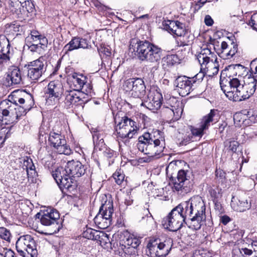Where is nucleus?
Wrapping results in <instances>:
<instances>
[{
	"mask_svg": "<svg viewBox=\"0 0 257 257\" xmlns=\"http://www.w3.org/2000/svg\"><path fill=\"white\" fill-rule=\"evenodd\" d=\"M205 210L204 202L200 197H196L181 202L169 214L182 225L186 220H190V227L197 230L201 228L202 222L206 220Z\"/></svg>",
	"mask_w": 257,
	"mask_h": 257,
	"instance_id": "nucleus-1",
	"label": "nucleus"
},
{
	"mask_svg": "<svg viewBox=\"0 0 257 257\" xmlns=\"http://www.w3.org/2000/svg\"><path fill=\"white\" fill-rule=\"evenodd\" d=\"M11 98L0 102L1 108L5 118V124L17 122L19 118L25 115L34 104L33 96L23 90H17L12 92Z\"/></svg>",
	"mask_w": 257,
	"mask_h": 257,
	"instance_id": "nucleus-2",
	"label": "nucleus"
},
{
	"mask_svg": "<svg viewBox=\"0 0 257 257\" xmlns=\"http://www.w3.org/2000/svg\"><path fill=\"white\" fill-rule=\"evenodd\" d=\"M221 73L220 85L226 96L233 101H241L249 98L254 93L256 88V79L255 78H245L244 84H241L237 78L230 79L223 76Z\"/></svg>",
	"mask_w": 257,
	"mask_h": 257,
	"instance_id": "nucleus-3",
	"label": "nucleus"
},
{
	"mask_svg": "<svg viewBox=\"0 0 257 257\" xmlns=\"http://www.w3.org/2000/svg\"><path fill=\"white\" fill-rule=\"evenodd\" d=\"M85 168L78 161H68L64 168L59 167L52 173V176L62 192L71 193L76 187V178L84 175Z\"/></svg>",
	"mask_w": 257,
	"mask_h": 257,
	"instance_id": "nucleus-4",
	"label": "nucleus"
},
{
	"mask_svg": "<svg viewBox=\"0 0 257 257\" xmlns=\"http://www.w3.org/2000/svg\"><path fill=\"white\" fill-rule=\"evenodd\" d=\"M165 147V139L162 132L155 130L144 133L138 138L137 148L148 156L140 158L139 162H150L154 158H159Z\"/></svg>",
	"mask_w": 257,
	"mask_h": 257,
	"instance_id": "nucleus-5",
	"label": "nucleus"
},
{
	"mask_svg": "<svg viewBox=\"0 0 257 257\" xmlns=\"http://www.w3.org/2000/svg\"><path fill=\"white\" fill-rule=\"evenodd\" d=\"M130 49H133L135 55L142 61L155 63L158 65L161 59L162 50L158 46L148 41L131 42Z\"/></svg>",
	"mask_w": 257,
	"mask_h": 257,
	"instance_id": "nucleus-6",
	"label": "nucleus"
},
{
	"mask_svg": "<svg viewBox=\"0 0 257 257\" xmlns=\"http://www.w3.org/2000/svg\"><path fill=\"white\" fill-rule=\"evenodd\" d=\"M173 245L170 237L155 238L150 240L147 247L152 257H164L168 254Z\"/></svg>",
	"mask_w": 257,
	"mask_h": 257,
	"instance_id": "nucleus-7",
	"label": "nucleus"
},
{
	"mask_svg": "<svg viewBox=\"0 0 257 257\" xmlns=\"http://www.w3.org/2000/svg\"><path fill=\"white\" fill-rule=\"evenodd\" d=\"M162 110L169 118L173 116L174 119H178L183 112V104L177 98L167 94L163 99Z\"/></svg>",
	"mask_w": 257,
	"mask_h": 257,
	"instance_id": "nucleus-8",
	"label": "nucleus"
},
{
	"mask_svg": "<svg viewBox=\"0 0 257 257\" xmlns=\"http://www.w3.org/2000/svg\"><path fill=\"white\" fill-rule=\"evenodd\" d=\"M16 247L22 257H25L26 252L30 254L31 257H37V243L30 235L21 236L16 242Z\"/></svg>",
	"mask_w": 257,
	"mask_h": 257,
	"instance_id": "nucleus-9",
	"label": "nucleus"
},
{
	"mask_svg": "<svg viewBox=\"0 0 257 257\" xmlns=\"http://www.w3.org/2000/svg\"><path fill=\"white\" fill-rule=\"evenodd\" d=\"M36 217L40 218L41 223L43 225L51 227L52 229L51 233L58 232L61 228L59 213L55 209H47L43 212L42 214L38 213Z\"/></svg>",
	"mask_w": 257,
	"mask_h": 257,
	"instance_id": "nucleus-10",
	"label": "nucleus"
},
{
	"mask_svg": "<svg viewBox=\"0 0 257 257\" xmlns=\"http://www.w3.org/2000/svg\"><path fill=\"white\" fill-rule=\"evenodd\" d=\"M139 130L137 123L127 117H122L121 121L115 126L118 137L122 139L133 138Z\"/></svg>",
	"mask_w": 257,
	"mask_h": 257,
	"instance_id": "nucleus-11",
	"label": "nucleus"
},
{
	"mask_svg": "<svg viewBox=\"0 0 257 257\" xmlns=\"http://www.w3.org/2000/svg\"><path fill=\"white\" fill-rule=\"evenodd\" d=\"M70 87L72 89L79 91L91 96L93 93L91 81L82 74L73 73L71 76Z\"/></svg>",
	"mask_w": 257,
	"mask_h": 257,
	"instance_id": "nucleus-12",
	"label": "nucleus"
},
{
	"mask_svg": "<svg viewBox=\"0 0 257 257\" xmlns=\"http://www.w3.org/2000/svg\"><path fill=\"white\" fill-rule=\"evenodd\" d=\"M173 189L181 194L190 192L193 188V182L187 176V172L184 170L178 171L176 178L173 180Z\"/></svg>",
	"mask_w": 257,
	"mask_h": 257,
	"instance_id": "nucleus-13",
	"label": "nucleus"
},
{
	"mask_svg": "<svg viewBox=\"0 0 257 257\" xmlns=\"http://www.w3.org/2000/svg\"><path fill=\"white\" fill-rule=\"evenodd\" d=\"M63 87L58 81H51L47 86L45 93L46 103L54 105L58 103L63 92Z\"/></svg>",
	"mask_w": 257,
	"mask_h": 257,
	"instance_id": "nucleus-14",
	"label": "nucleus"
},
{
	"mask_svg": "<svg viewBox=\"0 0 257 257\" xmlns=\"http://www.w3.org/2000/svg\"><path fill=\"white\" fill-rule=\"evenodd\" d=\"M83 93L76 90H67L63 93L64 102L67 108L81 107H83L86 100Z\"/></svg>",
	"mask_w": 257,
	"mask_h": 257,
	"instance_id": "nucleus-15",
	"label": "nucleus"
},
{
	"mask_svg": "<svg viewBox=\"0 0 257 257\" xmlns=\"http://www.w3.org/2000/svg\"><path fill=\"white\" fill-rule=\"evenodd\" d=\"M163 104V97L159 89L156 87L150 89L147 96V99L141 103L142 106H145L153 112L157 111Z\"/></svg>",
	"mask_w": 257,
	"mask_h": 257,
	"instance_id": "nucleus-16",
	"label": "nucleus"
},
{
	"mask_svg": "<svg viewBox=\"0 0 257 257\" xmlns=\"http://www.w3.org/2000/svg\"><path fill=\"white\" fill-rule=\"evenodd\" d=\"M123 87L126 91H131L134 97L141 98L146 94V86L141 78H130L126 80L123 84Z\"/></svg>",
	"mask_w": 257,
	"mask_h": 257,
	"instance_id": "nucleus-17",
	"label": "nucleus"
},
{
	"mask_svg": "<svg viewBox=\"0 0 257 257\" xmlns=\"http://www.w3.org/2000/svg\"><path fill=\"white\" fill-rule=\"evenodd\" d=\"M48 141L58 153L66 155L71 154V150L67 145L64 137L61 134L51 132L49 135Z\"/></svg>",
	"mask_w": 257,
	"mask_h": 257,
	"instance_id": "nucleus-18",
	"label": "nucleus"
},
{
	"mask_svg": "<svg viewBox=\"0 0 257 257\" xmlns=\"http://www.w3.org/2000/svg\"><path fill=\"white\" fill-rule=\"evenodd\" d=\"M46 68L43 58H39L30 62L27 66V78L32 82L38 80L45 72Z\"/></svg>",
	"mask_w": 257,
	"mask_h": 257,
	"instance_id": "nucleus-19",
	"label": "nucleus"
},
{
	"mask_svg": "<svg viewBox=\"0 0 257 257\" xmlns=\"http://www.w3.org/2000/svg\"><path fill=\"white\" fill-rule=\"evenodd\" d=\"M6 75V81L8 86H12L24 84L25 76L23 75L19 67L15 65L10 66Z\"/></svg>",
	"mask_w": 257,
	"mask_h": 257,
	"instance_id": "nucleus-20",
	"label": "nucleus"
},
{
	"mask_svg": "<svg viewBox=\"0 0 257 257\" xmlns=\"http://www.w3.org/2000/svg\"><path fill=\"white\" fill-rule=\"evenodd\" d=\"M174 85L180 95L185 96L193 90L194 84L190 77L186 76L178 77L174 82Z\"/></svg>",
	"mask_w": 257,
	"mask_h": 257,
	"instance_id": "nucleus-21",
	"label": "nucleus"
},
{
	"mask_svg": "<svg viewBox=\"0 0 257 257\" xmlns=\"http://www.w3.org/2000/svg\"><path fill=\"white\" fill-rule=\"evenodd\" d=\"M30 4L29 0H9L11 10L16 17L23 19L27 15V6Z\"/></svg>",
	"mask_w": 257,
	"mask_h": 257,
	"instance_id": "nucleus-22",
	"label": "nucleus"
},
{
	"mask_svg": "<svg viewBox=\"0 0 257 257\" xmlns=\"http://www.w3.org/2000/svg\"><path fill=\"white\" fill-rule=\"evenodd\" d=\"M162 25L163 29L173 35L181 37L185 34V24L178 21H164Z\"/></svg>",
	"mask_w": 257,
	"mask_h": 257,
	"instance_id": "nucleus-23",
	"label": "nucleus"
},
{
	"mask_svg": "<svg viewBox=\"0 0 257 257\" xmlns=\"http://www.w3.org/2000/svg\"><path fill=\"white\" fill-rule=\"evenodd\" d=\"M195 57L203 69H206V66L217 58L215 54L208 48L201 49L200 52L195 55Z\"/></svg>",
	"mask_w": 257,
	"mask_h": 257,
	"instance_id": "nucleus-24",
	"label": "nucleus"
},
{
	"mask_svg": "<svg viewBox=\"0 0 257 257\" xmlns=\"http://www.w3.org/2000/svg\"><path fill=\"white\" fill-rule=\"evenodd\" d=\"M230 205L234 210L238 212H244L251 206V203L248 201L245 195L238 197H232Z\"/></svg>",
	"mask_w": 257,
	"mask_h": 257,
	"instance_id": "nucleus-25",
	"label": "nucleus"
},
{
	"mask_svg": "<svg viewBox=\"0 0 257 257\" xmlns=\"http://www.w3.org/2000/svg\"><path fill=\"white\" fill-rule=\"evenodd\" d=\"M89 41L83 38L74 37L66 44L64 49L68 51H72L79 48L88 49L90 47Z\"/></svg>",
	"mask_w": 257,
	"mask_h": 257,
	"instance_id": "nucleus-26",
	"label": "nucleus"
},
{
	"mask_svg": "<svg viewBox=\"0 0 257 257\" xmlns=\"http://www.w3.org/2000/svg\"><path fill=\"white\" fill-rule=\"evenodd\" d=\"M237 51V45L231 43L229 47L227 43L223 41L221 44L220 52H218V55L223 59H228L232 58Z\"/></svg>",
	"mask_w": 257,
	"mask_h": 257,
	"instance_id": "nucleus-27",
	"label": "nucleus"
},
{
	"mask_svg": "<svg viewBox=\"0 0 257 257\" xmlns=\"http://www.w3.org/2000/svg\"><path fill=\"white\" fill-rule=\"evenodd\" d=\"M0 48L4 54L3 61L5 63L9 64L12 54L10 50L11 46L8 39L3 35H0Z\"/></svg>",
	"mask_w": 257,
	"mask_h": 257,
	"instance_id": "nucleus-28",
	"label": "nucleus"
},
{
	"mask_svg": "<svg viewBox=\"0 0 257 257\" xmlns=\"http://www.w3.org/2000/svg\"><path fill=\"white\" fill-rule=\"evenodd\" d=\"M173 216L168 215L163 218L162 223L165 228L168 229L171 231H176L180 229L183 225Z\"/></svg>",
	"mask_w": 257,
	"mask_h": 257,
	"instance_id": "nucleus-29",
	"label": "nucleus"
},
{
	"mask_svg": "<svg viewBox=\"0 0 257 257\" xmlns=\"http://www.w3.org/2000/svg\"><path fill=\"white\" fill-rule=\"evenodd\" d=\"M113 211L112 201L106 200L102 204L98 214L102 215L103 217H106V218L109 219V220H111L112 221V216Z\"/></svg>",
	"mask_w": 257,
	"mask_h": 257,
	"instance_id": "nucleus-30",
	"label": "nucleus"
},
{
	"mask_svg": "<svg viewBox=\"0 0 257 257\" xmlns=\"http://www.w3.org/2000/svg\"><path fill=\"white\" fill-rule=\"evenodd\" d=\"M24 169H26L28 179L32 178L37 176L36 168L32 160L28 157H24L23 159Z\"/></svg>",
	"mask_w": 257,
	"mask_h": 257,
	"instance_id": "nucleus-31",
	"label": "nucleus"
},
{
	"mask_svg": "<svg viewBox=\"0 0 257 257\" xmlns=\"http://www.w3.org/2000/svg\"><path fill=\"white\" fill-rule=\"evenodd\" d=\"M247 243L243 244L241 247H235L232 250L233 257H247L253 253L252 249Z\"/></svg>",
	"mask_w": 257,
	"mask_h": 257,
	"instance_id": "nucleus-32",
	"label": "nucleus"
},
{
	"mask_svg": "<svg viewBox=\"0 0 257 257\" xmlns=\"http://www.w3.org/2000/svg\"><path fill=\"white\" fill-rule=\"evenodd\" d=\"M141 243L139 238L134 235H128L124 236L123 238L119 242L120 247H138Z\"/></svg>",
	"mask_w": 257,
	"mask_h": 257,
	"instance_id": "nucleus-33",
	"label": "nucleus"
},
{
	"mask_svg": "<svg viewBox=\"0 0 257 257\" xmlns=\"http://www.w3.org/2000/svg\"><path fill=\"white\" fill-rule=\"evenodd\" d=\"M180 59L177 55H168L162 59V65L164 70H168L176 63H179Z\"/></svg>",
	"mask_w": 257,
	"mask_h": 257,
	"instance_id": "nucleus-34",
	"label": "nucleus"
},
{
	"mask_svg": "<svg viewBox=\"0 0 257 257\" xmlns=\"http://www.w3.org/2000/svg\"><path fill=\"white\" fill-rule=\"evenodd\" d=\"M95 224L99 228L104 229L108 227L111 224V220L106 218V217H103L102 215L97 213L94 218Z\"/></svg>",
	"mask_w": 257,
	"mask_h": 257,
	"instance_id": "nucleus-35",
	"label": "nucleus"
},
{
	"mask_svg": "<svg viewBox=\"0 0 257 257\" xmlns=\"http://www.w3.org/2000/svg\"><path fill=\"white\" fill-rule=\"evenodd\" d=\"M206 72L207 75L209 76H213L216 75L219 71V64L217 61V58L215 60L212 61L209 64L206 66V69L201 68Z\"/></svg>",
	"mask_w": 257,
	"mask_h": 257,
	"instance_id": "nucleus-36",
	"label": "nucleus"
},
{
	"mask_svg": "<svg viewBox=\"0 0 257 257\" xmlns=\"http://www.w3.org/2000/svg\"><path fill=\"white\" fill-rule=\"evenodd\" d=\"M216 111L214 109H211L210 112L203 117L200 122V126L202 129L206 131L210 125V123L213 121V118L215 116Z\"/></svg>",
	"mask_w": 257,
	"mask_h": 257,
	"instance_id": "nucleus-37",
	"label": "nucleus"
},
{
	"mask_svg": "<svg viewBox=\"0 0 257 257\" xmlns=\"http://www.w3.org/2000/svg\"><path fill=\"white\" fill-rule=\"evenodd\" d=\"M101 233L104 235L105 237H107L109 240L108 235L107 234H103L102 232H99L97 230L90 228L87 229L86 230L83 232V236L85 238L89 239L96 240L99 239L100 236V234Z\"/></svg>",
	"mask_w": 257,
	"mask_h": 257,
	"instance_id": "nucleus-38",
	"label": "nucleus"
},
{
	"mask_svg": "<svg viewBox=\"0 0 257 257\" xmlns=\"http://www.w3.org/2000/svg\"><path fill=\"white\" fill-rule=\"evenodd\" d=\"M20 25L17 23L8 24L6 25L5 32L8 35H17V33L20 32Z\"/></svg>",
	"mask_w": 257,
	"mask_h": 257,
	"instance_id": "nucleus-39",
	"label": "nucleus"
},
{
	"mask_svg": "<svg viewBox=\"0 0 257 257\" xmlns=\"http://www.w3.org/2000/svg\"><path fill=\"white\" fill-rule=\"evenodd\" d=\"M123 251L124 257H136L138 255L137 247H121Z\"/></svg>",
	"mask_w": 257,
	"mask_h": 257,
	"instance_id": "nucleus-40",
	"label": "nucleus"
},
{
	"mask_svg": "<svg viewBox=\"0 0 257 257\" xmlns=\"http://www.w3.org/2000/svg\"><path fill=\"white\" fill-rule=\"evenodd\" d=\"M224 144L227 150L231 151L232 152H235L237 150V148L239 146V143L234 140H227L225 142Z\"/></svg>",
	"mask_w": 257,
	"mask_h": 257,
	"instance_id": "nucleus-41",
	"label": "nucleus"
},
{
	"mask_svg": "<svg viewBox=\"0 0 257 257\" xmlns=\"http://www.w3.org/2000/svg\"><path fill=\"white\" fill-rule=\"evenodd\" d=\"M93 141L95 148L97 146H102L103 145V140L101 134L99 132H95L93 134Z\"/></svg>",
	"mask_w": 257,
	"mask_h": 257,
	"instance_id": "nucleus-42",
	"label": "nucleus"
},
{
	"mask_svg": "<svg viewBox=\"0 0 257 257\" xmlns=\"http://www.w3.org/2000/svg\"><path fill=\"white\" fill-rule=\"evenodd\" d=\"M103 155L107 159H110L109 162V164L110 165V163H113L114 159L116 156V153L111 149H106L103 152Z\"/></svg>",
	"mask_w": 257,
	"mask_h": 257,
	"instance_id": "nucleus-43",
	"label": "nucleus"
},
{
	"mask_svg": "<svg viewBox=\"0 0 257 257\" xmlns=\"http://www.w3.org/2000/svg\"><path fill=\"white\" fill-rule=\"evenodd\" d=\"M205 74H206V72L203 70H201V68L200 71L198 73H197L194 77H190L193 84L194 85L196 83H199L201 82Z\"/></svg>",
	"mask_w": 257,
	"mask_h": 257,
	"instance_id": "nucleus-44",
	"label": "nucleus"
},
{
	"mask_svg": "<svg viewBox=\"0 0 257 257\" xmlns=\"http://www.w3.org/2000/svg\"><path fill=\"white\" fill-rule=\"evenodd\" d=\"M113 178L115 180V182L118 185H120L123 183L124 179V175L122 174L120 170L116 171L113 174Z\"/></svg>",
	"mask_w": 257,
	"mask_h": 257,
	"instance_id": "nucleus-45",
	"label": "nucleus"
},
{
	"mask_svg": "<svg viewBox=\"0 0 257 257\" xmlns=\"http://www.w3.org/2000/svg\"><path fill=\"white\" fill-rule=\"evenodd\" d=\"M11 237V233L9 230L4 227H0V238L9 241Z\"/></svg>",
	"mask_w": 257,
	"mask_h": 257,
	"instance_id": "nucleus-46",
	"label": "nucleus"
},
{
	"mask_svg": "<svg viewBox=\"0 0 257 257\" xmlns=\"http://www.w3.org/2000/svg\"><path fill=\"white\" fill-rule=\"evenodd\" d=\"M191 135L193 136L198 137L201 138L204 134V130L202 129V127L199 126V127H194L191 126Z\"/></svg>",
	"mask_w": 257,
	"mask_h": 257,
	"instance_id": "nucleus-47",
	"label": "nucleus"
},
{
	"mask_svg": "<svg viewBox=\"0 0 257 257\" xmlns=\"http://www.w3.org/2000/svg\"><path fill=\"white\" fill-rule=\"evenodd\" d=\"M38 41H39L38 46L40 47L42 50H45L48 46V40L47 38L43 35L41 36V37L38 39Z\"/></svg>",
	"mask_w": 257,
	"mask_h": 257,
	"instance_id": "nucleus-48",
	"label": "nucleus"
},
{
	"mask_svg": "<svg viewBox=\"0 0 257 257\" xmlns=\"http://www.w3.org/2000/svg\"><path fill=\"white\" fill-rule=\"evenodd\" d=\"M99 53L100 55L101 56L102 55L106 57H110L111 55V52L110 47L108 46L107 47H101L99 50Z\"/></svg>",
	"mask_w": 257,
	"mask_h": 257,
	"instance_id": "nucleus-49",
	"label": "nucleus"
},
{
	"mask_svg": "<svg viewBox=\"0 0 257 257\" xmlns=\"http://www.w3.org/2000/svg\"><path fill=\"white\" fill-rule=\"evenodd\" d=\"M248 25H249L253 29L257 31V13L253 14L249 21Z\"/></svg>",
	"mask_w": 257,
	"mask_h": 257,
	"instance_id": "nucleus-50",
	"label": "nucleus"
},
{
	"mask_svg": "<svg viewBox=\"0 0 257 257\" xmlns=\"http://www.w3.org/2000/svg\"><path fill=\"white\" fill-rule=\"evenodd\" d=\"M3 257H15V253L12 250L6 248H3Z\"/></svg>",
	"mask_w": 257,
	"mask_h": 257,
	"instance_id": "nucleus-51",
	"label": "nucleus"
},
{
	"mask_svg": "<svg viewBox=\"0 0 257 257\" xmlns=\"http://www.w3.org/2000/svg\"><path fill=\"white\" fill-rule=\"evenodd\" d=\"M42 35L37 31L33 30L31 32V38L34 42H37L38 39L41 37Z\"/></svg>",
	"mask_w": 257,
	"mask_h": 257,
	"instance_id": "nucleus-52",
	"label": "nucleus"
},
{
	"mask_svg": "<svg viewBox=\"0 0 257 257\" xmlns=\"http://www.w3.org/2000/svg\"><path fill=\"white\" fill-rule=\"evenodd\" d=\"M29 49L30 51L32 52H39L41 53L42 51L40 47L38 46L37 44H32L30 46H29Z\"/></svg>",
	"mask_w": 257,
	"mask_h": 257,
	"instance_id": "nucleus-53",
	"label": "nucleus"
},
{
	"mask_svg": "<svg viewBox=\"0 0 257 257\" xmlns=\"http://www.w3.org/2000/svg\"><path fill=\"white\" fill-rule=\"evenodd\" d=\"M192 136L190 135L185 136L180 143L181 144H182V145H186L189 142L192 141Z\"/></svg>",
	"mask_w": 257,
	"mask_h": 257,
	"instance_id": "nucleus-54",
	"label": "nucleus"
},
{
	"mask_svg": "<svg viewBox=\"0 0 257 257\" xmlns=\"http://www.w3.org/2000/svg\"><path fill=\"white\" fill-rule=\"evenodd\" d=\"M210 195L213 198V202L216 204L218 198L220 196V194L219 193H217L214 190H212L210 191Z\"/></svg>",
	"mask_w": 257,
	"mask_h": 257,
	"instance_id": "nucleus-55",
	"label": "nucleus"
},
{
	"mask_svg": "<svg viewBox=\"0 0 257 257\" xmlns=\"http://www.w3.org/2000/svg\"><path fill=\"white\" fill-rule=\"evenodd\" d=\"M204 22L206 25L211 26L213 24V20L209 15H206L204 19Z\"/></svg>",
	"mask_w": 257,
	"mask_h": 257,
	"instance_id": "nucleus-56",
	"label": "nucleus"
},
{
	"mask_svg": "<svg viewBox=\"0 0 257 257\" xmlns=\"http://www.w3.org/2000/svg\"><path fill=\"white\" fill-rule=\"evenodd\" d=\"M249 247H251L252 249L253 250V251L255 252V255L257 257V240H253L251 242L250 245H249Z\"/></svg>",
	"mask_w": 257,
	"mask_h": 257,
	"instance_id": "nucleus-57",
	"label": "nucleus"
},
{
	"mask_svg": "<svg viewBox=\"0 0 257 257\" xmlns=\"http://www.w3.org/2000/svg\"><path fill=\"white\" fill-rule=\"evenodd\" d=\"M230 221V218L227 215H223L221 217L220 221L224 224L226 225Z\"/></svg>",
	"mask_w": 257,
	"mask_h": 257,
	"instance_id": "nucleus-58",
	"label": "nucleus"
},
{
	"mask_svg": "<svg viewBox=\"0 0 257 257\" xmlns=\"http://www.w3.org/2000/svg\"><path fill=\"white\" fill-rule=\"evenodd\" d=\"M207 0H199L196 4V6L198 7V8L202 7L205 3H206Z\"/></svg>",
	"mask_w": 257,
	"mask_h": 257,
	"instance_id": "nucleus-59",
	"label": "nucleus"
},
{
	"mask_svg": "<svg viewBox=\"0 0 257 257\" xmlns=\"http://www.w3.org/2000/svg\"><path fill=\"white\" fill-rule=\"evenodd\" d=\"M45 128L44 126H41L39 130V135L40 137H43L44 136H46L47 133L44 131Z\"/></svg>",
	"mask_w": 257,
	"mask_h": 257,
	"instance_id": "nucleus-60",
	"label": "nucleus"
},
{
	"mask_svg": "<svg viewBox=\"0 0 257 257\" xmlns=\"http://www.w3.org/2000/svg\"><path fill=\"white\" fill-rule=\"evenodd\" d=\"M251 112L250 111H249L248 112V115H249L248 116V117L249 118V119L251 120V121H253L254 122H255V121H257V119H256L255 118H254V115L255 114L256 112H252V113L251 114V115L250 116V113H251Z\"/></svg>",
	"mask_w": 257,
	"mask_h": 257,
	"instance_id": "nucleus-61",
	"label": "nucleus"
},
{
	"mask_svg": "<svg viewBox=\"0 0 257 257\" xmlns=\"http://www.w3.org/2000/svg\"><path fill=\"white\" fill-rule=\"evenodd\" d=\"M145 211L148 213L146 215V217L147 218V220L153 221V218L152 214L149 212L148 210H147Z\"/></svg>",
	"mask_w": 257,
	"mask_h": 257,
	"instance_id": "nucleus-62",
	"label": "nucleus"
},
{
	"mask_svg": "<svg viewBox=\"0 0 257 257\" xmlns=\"http://www.w3.org/2000/svg\"><path fill=\"white\" fill-rule=\"evenodd\" d=\"M230 18L233 21H239L240 19V17L237 16V15H233V16H231L230 15Z\"/></svg>",
	"mask_w": 257,
	"mask_h": 257,
	"instance_id": "nucleus-63",
	"label": "nucleus"
},
{
	"mask_svg": "<svg viewBox=\"0 0 257 257\" xmlns=\"http://www.w3.org/2000/svg\"><path fill=\"white\" fill-rule=\"evenodd\" d=\"M256 137H257V131H254V132H252V133H251L250 134V136H249V137L251 138H253Z\"/></svg>",
	"mask_w": 257,
	"mask_h": 257,
	"instance_id": "nucleus-64",
	"label": "nucleus"
}]
</instances>
